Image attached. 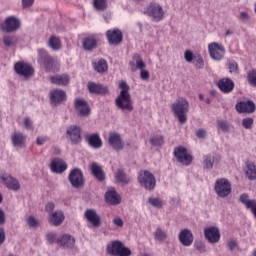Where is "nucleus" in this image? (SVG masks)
<instances>
[{"instance_id": "nucleus-3", "label": "nucleus", "mask_w": 256, "mask_h": 256, "mask_svg": "<svg viewBox=\"0 0 256 256\" xmlns=\"http://www.w3.org/2000/svg\"><path fill=\"white\" fill-rule=\"evenodd\" d=\"M171 109L177 117L179 123L182 125L187 123V113H189V101L187 99L180 97L172 105Z\"/></svg>"}, {"instance_id": "nucleus-59", "label": "nucleus", "mask_w": 256, "mask_h": 256, "mask_svg": "<svg viewBox=\"0 0 256 256\" xmlns=\"http://www.w3.org/2000/svg\"><path fill=\"white\" fill-rule=\"evenodd\" d=\"M55 209V203L53 202H48L45 206V210L47 211V213H53V210Z\"/></svg>"}, {"instance_id": "nucleus-60", "label": "nucleus", "mask_w": 256, "mask_h": 256, "mask_svg": "<svg viewBox=\"0 0 256 256\" xmlns=\"http://www.w3.org/2000/svg\"><path fill=\"white\" fill-rule=\"evenodd\" d=\"M35 3V0H22V7L26 9L27 7H31Z\"/></svg>"}, {"instance_id": "nucleus-12", "label": "nucleus", "mask_w": 256, "mask_h": 256, "mask_svg": "<svg viewBox=\"0 0 256 256\" xmlns=\"http://www.w3.org/2000/svg\"><path fill=\"white\" fill-rule=\"evenodd\" d=\"M147 13L151 17L152 21H154L155 23L163 21V17H165V11H163V6L157 3L150 4L147 9Z\"/></svg>"}, {"instance_id": "nucleus-38", "label": "nucleus", "mask_w": 256, "mask_h": 256, "mask_svg": "<svg viewBox=\"0 0 256 256\" xmlns=\"http://www.w3.org/2000/svg\"><path fill=\"white\" fill-rule=\"evenodd\" d=\"M154 239L159 243L167 241V231L158 227L154 232Z\"/></svg>"}, {"instance_id": "nucleus-39", "label": "nucleus", "mask_w": 256, "mask_h": 256, "mask_svg": "<svg viewBox=\"0 0 256 256\" xmlns=\"http://www.w3.org/2000/svg\"><path fill=\"white\" fill-rule=\"evenodd\" d=\"M93 67L97 73H105L107 69H109V65L105 61V59L98 60L96 63L93 64Z\"/></svg>"}, {"instance_id": "nucleus-35", "label": "nucleus", "mask_w": 256, "mask_h": 256, "mask_svg": "<svg viewBox=\"0 0 256 256\" xmlns=\"http://www.w3.org/2000/svg\"><path fill=\"white\" fill-rule=\"evenodd\" d=\"M83 47L86 51H93L97 47V39L94 36H89L84 39Z\"/></svg>"}, {"instance_id": "nucleus-20", "label": "nucleus", "mask_w": 256, "mask_h": 256, "mask_svg": "<svg viewBox=\"0 0 256 256\" xmlns=\"http://www.w3.org/2000/svg\"><path fill=\"white\" fill-rule=\"evenodd\" d=\"M217 87L222 93L228 95V93H231L235 89V82L231 78H222L218 80Z\"/></svg>"}, {"instance_id": "nucleus-45", "label": "nucleus", "mask_w": 256, "mask_h": 256, "mask_svg": "<svg viewBox=\"0 0 256 256\" xmlns=\"http://www.w3.org/2000/svg\"><path fill=\"white\" fill-rule=\"evenodd\" d=\"M227 247L230 251H239V242L235 238H230L227 241Z\"/></svg>"}, {"instance_id": "nucleus-47", "label": "nucleus", "mask_w": 256, "mask_h": 256, "mask_svg": "<svg viewBox=\"0 0 256 256\" xmlns=\"http://www.w3.org/2000/svg\"><path fill=\"white\" fill-rule=\"evenodd\" d=\"M193 63L196 69H203V67H205V61L203 60V57H201V55H196L194 57Z\"/></svg>"}, {"instance_id": "nucleus-14", "label": "nucleus", "mask_w": 256, "mask_h": 256, "mask_svg": "<svg viewBox=\"0 0 256 256\" xmlns=\"http://www.w3.org/2000/svg\"><path fill=\"white\" fill-rule=\"evenodd\" d=\"M108 143L114 151H123L125 149V142L121 138V134L117 132H111L108 137Z\"/></svg>"}, {"instance_id": "nucleus-2", "label": "nucleus", "mask_w": 256, "mask_h": 256, "mask_svg": "<svg viewBox=\"0 0 256 256\" xmlns=\"http://www.w3.org/2000/svg\"><path fill=\"white\" fill-rule=\"evenodd\" d=\"M37 61L41 69H44L46 73H57L61 67L59 61L49 55V52L45 49H38Z\"/></svg>"}, {"instance_id": "nucleus-33", "label": "nucleus", "mask_w": 256, "mask_h": 256, "mask_svg": "<svg viewBox=\"0 0 256 256\" xmlns=\"http://www.w3.org/2000/svg\"><path fill=\"white\" fill-rule=\"evenodd\" d=\"M245 175L249 181H255L256 179V165L253 162H247L245 168Z\"/></svg>"}, {"instance_id": "nucleus-26", "label": "nucleus", "mask_w": 256, "mask_h": 256, "mask_svg": "<svg viewBox=\"0 0 256 256\" xmlns=\"http://www.w3.org/2000/svg\"><path fill=\"white\" fill-rule=\"evenodd\" d=\"M179 241L184 247L193 245V233L189 229H184L179 233Z\"/></svg>"}, {"instance_id": "nucleus-4", "label": "nucleus", "mask_w": 256, "mask_h": 256, "mask_svg": "<svg viewBox=\"0 0 256 256\" xmlns=\"http://www.w3.org/2000/svg\"><path fill=\"white\" fill-rule=\"evenodd\" d=\"M106 251L108 255L112 256H131V248L125 246L123 242L119 240H114L107 244Z\"/></svg>"}, {"instance_id": "nucleus-53", "label": "nucleus", "mask_w": 256, "mask_h": 256, "mask_svg": "<svg viewBox=\"0 0 256 256\" xmlns=\"http://www.w3.org/2000/svg\"><path fill=\"white\" fill-rule=\"evenodd\" d=\"M24 127L27 131H33V120L29 117L24 118Z\"/></svg>"}, {"instance_id": "nucleus-1", "label": "nucleus", "mask_w": 256, "mask_h": 256, "mask_svg": "<svg viewBox=\"0 0 256 256\" xmlns=\"http://www.w3.org/2000/svg\"><path fill=\"white\" fill-rule=\"evenodd\" d=\"M120 94L115 99V105L121 111H133V100H131V94L129 93L130 87L127 82L121 81L119 83Z\"/></svg>"}, {"instance_id": "nucleus-55", "label": "nucleus", "mask_w": 256, "mask_h": 256, "mask_svg": "<svg viewBox=\"0 0 256 256\" xmlns=\"http://www.w3.org/2000/svg\"><path fill=\"white\" fill-rule=\"evenodd\" d=\"M198 139H207V130L200 128L196 131Z\"/></svg>"}, {"instance_id": "nucleus-48", "label": "nucleus", "mask_w": 256, "mask_h": 256, "mask_svg": "<svg viewBox=\"0 0 256 256\" xmlns=\"http://www.w3.org/2000/svg\"><path fill=\"white\" fill-rule=\"evenodd\" d=\"M248 83L252 85V87H256V70H250L247 74Z\"/></svg>"}, {"instance_id": "nucleus-17", "label": "nucleus", "mask_w": 256, "mask_h": 256, "mask_svg": "<svg viewBox=\"0 0 256 256\" xmlns=\"http://www.w3.org/2000/svg\"><path fill=\"white\" fill-rule=\"evenodd\" d=\"M14 70L18 75H22V77L29 78L35 73V69L28 63L25 62H17L14 65Z\"/></svg>"}, {"instance_id": "nucleus-9", "label": "nucleus", "mask_w": 256, "mask_h": 256, "mask_svg": "<svg viewBox=\"0 0 256 256\" xmlns=\"http://www.w3.org/2000/svg\"><path fill=\"white\" fill-rule=\"evenodd\" d=\"M68 179L72 187L75 189H81V187L85 185L83 171H81L79 168H74L72 171H70Z\"/></svg>"}, {"instance_id": "nucleus-15", "label": "nucleus", "mask_w": 256, "mask_h": 256, "mask_svg": "<svg viewBox=\"0 0 256 256\" xmlns=\"http://www.w3.org/2000/svg\"><path fill=\"white\" fill-rule=\"evenodd\" d=\"M84 219L95 229L101 227V216H99L95 209H87L84 212Z\"/></svg>"}, {"instance_id": "nucleus-8", "label": "nucleus", "mask_w": 256, "mask_h": 256, "mask_svg": "<svg viewBox=\"0 0 256 256\" xmlns=\"http://www.w3.org/2000/svg\"><path fill=\"white\" fill-rule=\"evenodd\" d=\"M208 53L213 61H222L225 57V46L217 42L208 44Z\"/></svg>"}, {"instance_id": "nucleus-40", "label": "nucleus", "mask_w": 256, "mask_h": 256, "mask_svg": "<svg viewBox=\"0 0 256 256\" xmlns=\"http://www.w3.org/2000/svg\"><path fill=\"white\" fill-rule=\"evenodd\" d=\"M149 141L152 147H161L165 143V138L163 137V135L157 134L151 136Z\"/></svg>"}, {"instance_id": "nucleus-25", "label": "nucleus", "mask_w": 256, "mask_h": 256, "mask_svg": "<svg viewBox=\"0 0 256 256\" xmlns=\"http://www.w3.org/2000/svg\"><path fill=\"white\" fill-rule=\"evenodd\" d=\"M85 139L92 149H101L103 147V140H101L99 133L87 134Z\"/></svg>"}, {"instance_id": "nucleus-32", "label": "nucleus", "mask_w": 256, "mask_h": 256, "mask_svg": "<svg viewBox=\"0 0 256 256\" xmlns=\"http://www.w3.org/2000/svg\"><path fill=\"white\" fill-rule=\"evenodd\" d=\"M51 83L53 85H60L62 87H65L69 85V82L71 81V78L67 74H61V75H55L50 78Z\"/></svg>"}, {"instance_id": "nucleus-56", "label": "nucleus", "mask_w": 256, "mask_h": 256, "mask_svg": "<svg viewBox=\"0 0 256 256\" xmlns=\"http://www.w3.org/2000/svg\"><path fill=\"white\" fill-rule=\"evenodd\" d=\"M149 77V71L145 70V68L140 69V79H142V81H148Z\"/></svg>"}, {"instance_id": "nucleus-29", "label": "nucleus", "mask_w": 256, "mask_h": 256, "mask_svg": "<svg viewBox=\"0 0 256 256\" xmlns=\"http://www.w3.org/2000/svg\"><path fill=\"white\" fill-rule=\"evenodd\" d=\"M129 67L131 71H137V69H145V67H147V64L144 63L143 58H141V55L134 54L132 57V61L129 62Z\"/></svg>"}, {"instance_id": "nucleus-44", "label": "nucleus", "mask_w": 256, "mask_h": 256, "mask_svg": "<svg viewBox=\"0 0 256 256\" xmlns=\"http://www.w3.org/2000/svg\"><path fill=\"white\" fill-rule=\"evenodd\" d=\"M148 203L151 204L152 207H156V209L163 207V200H161V198L150 197L148 198Z\"/></svg>"}, {"instance_id": "nucleus-49", "label": "nucleus", "mask_w": 256, "mask_h": 256, "mask_svg": "<svg viewBox=\"0 0 256 256\" xmlns=\"http://www.w3.org/2000/svg\"><path fill=\"white\" fill-rule=\"evenodd\" d=\"M196 56L197 55L193 54V51L191 50H186L184 53V59L187 61V63H193Z\"/></svg>"}, {"instance_id": "nucleus-23", "label": "nucleus", "mask_w": 256, "mask_h": 256, "mask_svg": "<svg viewBox=\"0 0 256 256\" xmlns=\"http://www.w3.org/2000/svg\"><path fill=\"white\" fill-rule=\"evenodd\" d=\"M52 173H65L67 171V163L61 158H54L50 163Z\"/></svg>"}, {"instance_id": "nucleus-11", "label": "nucleus", "mask_w": 256, "mask_h": 256, "mask_svg": "<svg viewBox=\"0 0 256 256\" xmlns=\"http://www.w3.org/2000/svg\"><path fill=\"white\" fill-rule=\"evenodd\" d=\"M21 27V20L15 16H9L1 24V30L5 33H14Z\"/></svg>"}, {"instance_id": "nucleus-19", "label": "nucleus", "mask_w": 256, "mask_h": 256, "mask_svg": "<svg viewBox=\"0 0 256 256\" xmlns=\"http://www.w3.org/2000/svg\"><path fill=\"white\" fill-rule=\"evenodd\" d=\"M66 137L73 143H79L81 141V127L77 125H71L66 130Z\"/></svg>"}, {"instance_id": "nucleus-58", "label": "nucleus", "mask_w": 256, "mask_h": 256, "mask_svg": "<svg viewBox=\"0 0 256 256\" xmlns=\"http://www.w3.org/2000/svg\"><path fill=\"white\" fill-rule=\"evenodd\" d=\"M47 141H49V137H47V136H40V137H37V139H36L37 145H45V143H47Z\"/></svg>"}, {"instance_id": "nucleus-51", "label": "nucleus", "mask_w": 256, "mask_h": 256, "mask_svg": "<svg viewBox=\"0 0 256 256\" xmlns=\"http://www.w3.org/2000/svg\"><path fill=\"white\" fill-rule=\"evenodd\" d=\"M218 129H221L224 133H227L229 131V124L226 121L218 120L217 121Z\"/></svg>"}, {"instance_id": "nucleus-50", "label": "nucleus", "mask_w": 256, "mask_h": 256, "mask_svg": "<svg viewBox=\"0 0 256 256\" xmlns=\"http://www.w3.org/2000/svg\"><path fill=\"white\" fill-rule=\"evenodd\" d=\"M253 123V118H244L242 120V127H244V129H251L253 127Z\"/></svg>"}, {"instance_id": "nucleus-21", "label": "nucleus", "mask_w": 256, "mask_h": 256, "mask_svg": "<svg viewBox=\"0 0 256 256\" xmlns=\"http://www.w3.org/2000/svg\"><path fill=\"white\" fill-rule=\"evenodd\" d=\"M255 109V102L251 100L241 101L236 104V111H238V113H255Z\"/></svg>"}, {"instance_id": "nucleus-18", "label": "nucleus", "mask_w": 256, "mask_h": 256, "mask_svg": "<svg viewBox=\"0 0 256 256\" xmlns=\"http://www.w3.org/2000/svg\"><path fill=\"white\" fill-rule=\"evenodd\" d=\"M106 37L110 45H119L123 41V32L119 29L108 30Z\"/></svg>"}, {"instance_id": "nucleus-63", "label": "nucleus", "mask_w": 256, "mask_h": 256, "mask_svg": "<svg viewBox=\"0 0 256 256\" xmlns=\"http://www.w3.org/2000/svg\"><path fill=\"white\" fill-rule=\"evenodd\" d=\"M5 223V211L0 208V225H4Z\"/></svg>"}, {"instance_id": "nucleus-30", "label": "nucleus", "mask_w": 256, "mask_h": 256, "mask_svg": "<svg viewBox=\"0 0 256 256\" xmlns=\"http://www.w3.org/2000/svg\"><path fill=\"white\" fill-rule=\"evenodd\" d=\"M90 169L92 171V175H94V177H96L98 181H105V171L103 170V167L101 165H99L96 162H93L90 165Z\"/></svg>"}, {"instance_id": "nucleus-13", "label": "nucleus", "mask_w": 256, "mask_h": 256, "mask_svg": "<svg viewBox=\"0 0 256 256\" xmlns=\"http://www.w3.org/2000/svg\"><path fill=\"white\" fill-rule=\"evenodd\" d=\"M204 237L212 245L219 243L221 241V230L217 226H209L204 229Z\"/></svg>"}, {"instance_id": "nucleus-43", "label": "nucleus", "mask_w": 256, "mask_h": 256, "mask_svg": "<svg viewBox=\"0 0 256 256\" xmlns=\"http://www.w3.org/2000/svg\"><path fill=\"white\" fill-rule=\"evenodd\" d=\"M93 7L96 11H105L107 9V0H93Z\"/></svg>"}, {"instance_id": "nucleus-36", "label": "nucleus", "mask_w": 256, "mask_h": 256, "mask_svg": "<svg viewBox=\"0 0 256 256\" xmlns=\"http://www.w3.org/2000/svg\"><path fill=\"white\" fill-rule=\"evenodd\" d=\"M3 43L5 47H15L19 43V38L16 35H4Z\"/></svg>"}, {"instance_id": "nucleus-22", "label": "nucleus", "mask_w": 256, "mask_h": 256, "mask_svg": "<svg viewBox=\"0 0 256 256\" xmlns=\"http://www.w3.org/2000/svg\"><path fill=\"white\" fill-rule=\"evenodd\" d=\"M105 201L108 205H119L121 203V196L115 188H109L105 193Z\"/></svg>"}, {"instance_id": "nucleus-57", "label": "nucleus", "mask_w": 256, "mask_h": 256, "mask_svg": "<svg viewBox=\"0 0 256 256\" xmlns=\"http://www.w3.org/2000/svg\"><path fill=\"white\" fill-rule=\"evenodd\" d=\"M46 237H47V241L50 243H55V241L57 243V239H59L57 238V233L55 232L48 233Z\"/></svg>"}, {"instance_id": "nucleus-31", "label": "nucleus", "mask_w": 256, "mask_h": 256, "mask_svg": "<svg viewBox=\"0 0 256 256\" xmlns=\"http://www.w3.org/2000/svg\"><path fill=\"white\" fill-rule=\"evenodd\" d=\"M11 141L14 147H23L27 141V136L22 132H14L11 136Z\"/></svg>"}, {"instance_id": "nucleus-10", "label": "nucleus", "mask_w": 256, "mask_h": 256, "mask_svg": "<svg viewBox=\"0 0 256 256\" xmlns=\"http://www.w3.org/2000/svg\"><path fill=\"white\" fill-rule=\"evenodd\" d=\"M174 156L178 163L182 165L189 166L190 163H193V156H191V154L187 152V148L183 146H178L174 149Z\"/></svg>"}, {"instance_id": "nucleus-52", "label": "nucleus", "mask_w": 256, "mask_h": 256, "mask_svg": "<svg viewBox=\"0 0 256 256\" xmlns=\"http://www.w3.org/2000/svg\"><path fill=\"white\" fill-rule=\"evenodd\" d=\"M27 224L29 225V227H38L39 220H37V218H35L34 216H29L27 218Z\"/></svg>"}, {"instance_id": "nucleus-16", "label": "nucleus", "mask_w": 256, "mask_h": 256, "mask_svg": "<svg viewBox=\"0 0 256 256\" xmlns=\"http://www.w3.org/2000/svg\"><path fill=\"white\" fill-rule=\"evenodd\" d=\"M74 107L80 117H89L91 115V107L85 99L77 98L74 101Z\"/></svg>"}, {"instance_id": "nucleus-7", "label": "nucleus", "mask_w": 256, "mask_h": 256, "mask_svg": "<svg viewBox=\"0 0 256 256\" xmlns=\"http://www.w3.org/2000/svg\"><path fill=\"white\" fill-rule=\"evenodd\" d=\"M0 183L5 185L10 191H19L21 189V183L13 175L3 172L0 174Z\"/></svg>"}, {"instance_id": "nucleus-54", "label": "nucleus", "mask_w": 256, "mask_h": 256, "mask_svg": "<svg viewBox=\"0 0 256 256\" xmlns=\"http://www.w3.org/2000/svg\"><path fill=\"white\" fill-rule=\"evenodd\" d=\"M195 249L196 251H199V253H207V247L203 242L195 243Z\"/></svg>"}, {"instance_id": "nucleus-27", "label": "nucleus", "mask_w": 256, "mask_h": 256, "mask_svg": "<svg viewBox=\"0 0 256 256\" xmlns=\"http://www.w3.org/2000/svg\"><path fill=\"white\" fill-rule=\"evenodd\" d=\"M48 221L50 225L54 227H59L65 221V214L63 211L58 210L49 214Z\"/></svg>"}, {"instance_id": "nucleus-34", "label": "nucleus", "mask_w": 256, "mask_h": 256, "mask_svg": "<svg viewBox=\"0 0 256 256\" xmlns=\"http://www.w3.org/2000/svg\"><path fill=\"white\" fill-rule=\"evenodd\" d=\"M88 91L90 93H95L96 95H103V93L107 92V88L103 87L101 84L90 82L88 83Z\"/></svg>"}, {"instance_id": "nucleus-24", "label": "nucleus", "mask_w": 256, "mask_h": 256, "mask_svg": "<svg viewBox=\"0 0 256 256\" xmlns=\"http://www.w3.org/2000/svg\"><path fill=\"white\" fill-rule=\"evenodd\" d=\"M67 99V93L61 89H54L50 91V101L52 105H59V103H63Z\"/></svg>"}, {"instance_id": "nucleus-61", "label": "nucleus", "mask_w": 256, "mask_h": 256, "mask_svg": "<svg viewBox=\"0 0 256 256\" xmlns=\"http://www.w3.org/2000/svg\"><path fill=\"white\" fill-rule=\"evenodd\" d=\"M113 223L114 225H116V227H123V219H121L120 217H115L113 219Z\"/></svg>"}, {"instance_id": "nucleus-5", "label": "nucleus", "mask_w": 256, "mask_h": 256, "mask_svg": "<svg viewBox=\"0 0 256 256\" xmlns=\"http://www.w3.org/2000/svg\"><path fill=\"white\" fill-rule=\"evenodd\" d=\"M137 179L140 187H143L146 191H153L157 185L155 175L147 170L141 171Z\"/></svg>"}, {"instance_id": "nucleus-42", "label": "nucleus", "mask_w": 256, "mask_h": 256, "mask_svg": "<svg viewBox=\"0 0 256 256\" xmlns=\"http://www.w3.org/2000/svg\"><path fill=\"white\" fill-rule=\"evenodd\" d=\"M49 47L54 51H59V49H61V40L55 36L50 37Z\"/></svg>"}, {"instance_id": "nucleus-41", "label": "nucleus", "mask_w": 256, "mask_h": 256, "mask_svg": "<svg viewBox=\"0 0 256 256\" xmlns=\"http://www.w3.org/2000/svg\"><path fill=\"white\" fill-rule=\"evenodd\" d=\"M213 163H215V157L211 155H205L203 157V167L204 169H213Z\"/></svg>"}, {"instance_id": "nucleus-46", "label": "nucleus", "mask_w": 256, "mask_h": 256, "mask_svg": "<svg viewBox=\"0 0 256 256\" xmlns=\"http://www.w3.org/2000/svg\"><path fill=\"white\" fill-rule=\"evenodd\" d=\"M228 69H229V73H239V64H237L235 62V60H228Z\"/></svg>"}, {"instance_id": "nucleus-64", "label": "nucleus", "mask_w": 256, "mask_h": 256, "mask_svg": "<svg viewBox=\"0 0 256 256\" xmlns=\"http://www.w3.org/2000/svg\"><path fill=\"white\" fill-rule=\"evenodd\" d=\"M240 18L242 19V21H249L250 19L249 14L247 12H241Z\"/></svg>"}, {"instance_id": "nucleus-28", "label": "nucleus", "mask_w": 256, "mask_h": 256, "mask_svg": "<svg viewBox=\"0 0 256 256\" xmlns=\"http://www.w3.org/2000/svg\"><path fill=\"white\" fill-rule=\"evenodd\" d=\"M57 244L63 249H73L75 247V238L69 234H64L57 239Z\"/></svg>"}, {"instance_id": "nucleus-37", "label": "nucleus", "mask_w": 256, "mask_h": 256, "mask_svg": "<svg viewBox=\"0 0 256 256\" xmlns=\"http://www.w3.org/2000/svg\"><path fill=\"white\" fill-rule=\"evenodd\" d=\"M115 179L118 183H122L123 185H127L131 181V179L127 177V174H125L124 169H118L115 174Z\"/></svg>"}, {"instance_id": "nucleus-6", "label": "nucleus", "mask_w": 256, "mask_h": 256, "mask_svg": "<svg viewBox=\"0 0 256 256\" xmlns=\"http://www.w3.org/2000/svg\"><path fill=\"white\" fill-rule=\"evenodd\" d=\"M214 191L218 197L225 199L231 195V182L226 178L217 179L214 184Z\"/></svg>"}, {"instance_id": "nucleus-62", "label": "nucleus", "mask_w": 256, "mask_h": 256, "mask_svg": "<svg viewBox=\"0 0 256 256\" xmlns=\"http://www.w3.org/2000/svg\"><path fill=\"white\" fill-rule=\"evenodd\" d=\"M5 242V230L3 228H0V245H3Z\"/></svg>"}]
</instances>
